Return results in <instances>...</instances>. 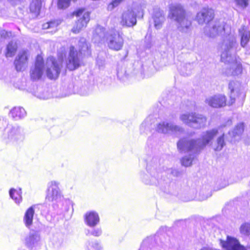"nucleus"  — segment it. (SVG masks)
<instances>
[{
  "label": "nucleus",
  "instance_id": "f8f14e48",
  "mask_svg": "<svg viewBox=\"0 0 250 250\" xmlns=\"http://www.w3.org/2000/svg\"><path fill=\"white\" fill-rule=\"evenodd\" d=\"M136 15L135 9L124 11L120 18V25L125 27H133L137 23Z\"/></svg>",
  "mask_w": 250,
  "mask_h": 250
},
{
  "label": "nucleus",
  "instance_id": "e433bc0d",
  "mask_svg": "<svg viewBox=\"0 0 250 250\" xmlns=\"http://www.w3.org/2000/svg\"><path fill=\"white\" fill-rule=\"evenodd\" d=\"M236 5L239 8L244 9L246 8L249 4V0H234Z\"/></svg>",
  "mask_w": 250,
  "mask_h": 250
},
{
  "label": "nucleus",
  "instance_id": "49530a36",
  "mask_svg": "<svg viewBox=\"0 0 250 250\" xmlns=\"http://www.w3.org/2000/svg\"><path fill=\"white\" fill-rule=\"evenodd\" d=\"M40 98L45 99L46 97L45 96H42L40 97Z\"/></svg>",
  "mask_w": 250,
  "mask_h": 250
},
{
  "label": "nucleus",
  "instance_id": "5701e85b",
  "mask_svg": "<svg viewBox=\"0 0 250 250\" xmlns=\"http://www.w3.org/2000/svg\"><path fill=\"white\" fill-rule=\"evenodd\" d=\"M40 241V236L36 232L30 233L25 239L26 245L30 248L38 246Z\"/></svg>",
  "mask_w": 250,
  "mask_h": 250
},
{
  "label": "nucleus",
  "instance_id": "b1692460",
  "mask_svg": "<svg viewBox=\"0 0 250 250\" xmlns=\"http://www.w3.org/2000/svg\"><path fill=\"white\" fill-rule=\"evenodd\" d=\"M35 213V206H33L29 208L25 211L23 221L25 226L30 228L33 224V216Z\"/></svg>",
  "mask_w": 250,
  "mask_h": 250
},
{
  "label": "nucleus",
  "instance_id": "1a4fd4ad",
  "mask_svg": "<svg viewBox=\"0 0 250 250\" xmlns=\"http://www.w3.org/2000/svg\"><path fill=\"white\" fill-rule=\"evenodd\" d=\"M156 130L165 134L178 136L183 132L184 129L172 122L162 121L157 125Z\"/></svg>",
  "mask_w": 250,
  "mask_h": 250
},
{
  "label": "nucleus",
  "instance_id": "9b49d317",
  "mask_svg": "<svg viewBox=\"0 0 250 250\" xmlns=\"http://www.w3.org/2000/svg\"><path fill=\"white\" fill-rule=\"evenodd\" d=\"M79 19L73 27L72 31L74 33H78L83 27L86 26L89 21V13L85 12L83 9H79L74 12Z\"/></svg>",
  "mask_w": 250,
  "mask_h": 250
},
{
  "label": "nucleus",
  "instance_id": "bb28decb",
  "mask_svg": "<svg viewBox=\"0 0 250 250\" xmlns=\"http://www.w3.org/2000/svg\"><path fill=\"white\" fill-rule=\"evenodd\" d=\"M10 114L13 118L18 120L24 117L26 115V111L21 107H15L10 111Z\"/></svg>",
  "mask_w": 250,
  "mask_h": 250
},
{
  "label": "nucleus",
  "instance_id": "cd10ccee",
  "mask_svg": "<svg viewBox=\"0 0 250 250\" xmlns=\"http://www.w3.org/2000/svg\"><path fill=\"white\" fill-rule=\"evenodd\" d=\"M9 195L10 197L17 204H20L22 201L21 190V188L16 189L11 188L9 190Z\"/></svg>",
  "mask_w": 250,
  "mask_h": 250
},
{
  "label": "nucleus",
  "instance_id": "79ce46f5",
  "mask_svg": "<svg viewBox=\"0 0 250 250\" xmlns=\"http://www.w3.org/2000/svg\"><path fill=\"white\" fill-rule=\"evenodd\" d=\"M235 84V83L234 82H231L229 83V89H230V90L231 91V94L230 96V98L231 99L230 104H232L235 101V99H234V98L233 97V96H232L233 92H234V86Z\"/></svg>",
  "mask_w": 250,
  "mask_h": 250
},
{
  "label": "nucleus",
  "instance_id": "20e7f679",
  "mask_svg": "<svg viewBox=\"0 0 250 250\" xmlns=\"http://www.w3.org/2000/svg\"><path fill=\"white\" fill-rule=\"evenodd\" d=\"M168 17L176 22L178 29L182 33H188L191 30V20L186 14L182 6L179 4L171 5Z\"/></svg>",
  "mask_w": 250,
  "mask_h": 250
},
{
  "label": "nucleus",
  "instance_id": "c9c22d12",
  "mask_svg": "<svg viewBox=\"0 0 250 250\" xmlns=\"http://www.w3.org/2000/svg\"><path fill=\"white\" fill-rule=\"evenodd\" d=\"M104 29L101 26H97L95 29V38L99 37L100 38H102L105 37Z\"/></svg>",
  "mask_w": 250,
  "mask_h": 250
},
{
  "label": "nucleus",
  "instance_id": "2f4dec72",
  "mask_svg": "<svg viewBox=\"0 0 250 250\" xmlns=\"http://www.w3.org/2000/svg\"><path fill=\"white\" fill-rule=\"evenodd\" d=\"M87 250H100L101 246L96 241H88L86 243Z\"/></svg>",
  "mask_w": 250,
  "mask_h": 250
},
{
  "label": "nucleus",
  "instance_id": "412c9836",
  "mask_svg": "<svg viewBox=\"0 0 250 250\" xmlns=\"http://www.w3.org/2000/svg\"><path fill=\"white\" fill-rule=\"evenodd\" d=\"M220 132L218 135L216 141L212 145V147L215 151H219L222 149L226 144L224 140L225 131L223 130V127L220 126Z\"/></svg>",
  "mask_w": 250,
  "mask_h": 250
},
{
  "label": "nucleus",
  "instance_id": "a19ab883",
  "mask_svg": "<svg viewBox=\"0 0 250 250\" xmlns=\"http://www.w3.org/2000/svg\"><path fill=\"white\" fill-rule=\"evenodd\" d=\"M123 0H113L110 3L107 7L109 10H113L115 7H117Z\"/></svg>",
  "mask_w": 250,
  "mask_h": 250
},
{
  "label": "nucleus",
  "instance_id": "a878e982",
  "mask_svg": "<svg viewBox=\"0 0 250 250\" xmlns=\"http://www.w3.org/2000/svg\"><path fill=\"white\" fill-rule=\"evenodd\" d=\"M42 5V2L41 0H32L29 6L30 12L37 16L40 14Z\"/></svg>",
  "mask_w": 250,
  "mask_h": 250
},
{
  "label": "nucleus",
  "instance_id": "f03ea898",
  "mask_svg": "<svg viewBox=\"0 0 250 250\" xmlns=\"http://www.w3.org/2000/svg\"><path fill=\"white\" fill-rule=\"evenodd\" d=\"M238 47V44L236 42V37L231 34L225 38L221 46L222 52L221 60L226 63L231 64L230 70H232V75H239L242 71L241 65L236 61L235 56Z\"/></svg>",
  "mask_w": 250,
  "mask_h": 250
},
{
  "label": "nucleus",
  "instance_id": "0eeeda50",
  "mask_svg": "<svg viewBox=\"0 0 250 250\" xmlns=\"http://www.w3.org/2000/svg\"><path fill=\"white\" fill-rule=\"evenodd\" d=\"M62 56H59L58 60L53 57L47 59L45 63L46 73L50 79H56L59 76L62 67Z\"/></svg>",
  "mask_w": 250,
  "mask_h": 250
},
{
  "label": "nucleus",
  "instance_id": "423d86ee",
  "mask_svg": "<svg viewBox=\"0 0 250 250\" xmlns=\"http://www.w3.org/2000/svg\"><path fill=\"white\" fill-rule=\"evenodd\" d=\"M179 119L183 123L196 129L204 127L207 123V118L205 116L192 112L181 113Z\"/></svg>",
  "mask_w": 250,
  "mask_h": 250
},
{
  "label": "nucleus",
  "instance_id": "7c9ffc66",
  "mask_svg": "<svg viewBox=\"0 0 250 250\" xmlns=\"http://www.w3.org/2000/svg\"><path fill=\"white\" fill-rule=\"evenodd\" d=\"M143 181L147 185H156L158 182V178L155 176V172L151 171L150 175L144 176Z\"/></svg>",
  "mask_w": 250,
  "mask_h": 250
},
{
  "label": "nucleus",
  "instance_id": "ea45409f",
  "mask_svg": "<svg viewBox=\"0 0 250 250\" xmlns=\"http://www.w3.org/2000/svg\"><path fill=\"white\" fill-rule=\"evenodd\" d=\"M101 234L102 230L101 229L99 228L94 229L91 231L88 230L87 231V232L86 233L87 235H92L97 237L100 236Z\"/></svg>",
  "mask_w": 250,
  "mask_h": 250
},
{
  "label": "nucleus",
  "instance_id": "f257e3e1",
  "mask_svg": "<svg viewBox=\"0 0 250 250\" xmlns=\"http://www.w3.org/2000/svg\"><path fill=\"white\" fill-rule=\"evenodd\" d=\"M219 128L220 126L203 132L200 138L197 140L181 139L177 143V147L181 152L197 153L206 146L212 144V140L219 133Z\"/></svg>",
  "mask_w": 250,
  "mask_h": 250
},
{
  "label": "nucleus",
  "instance_id": "6e6552de",
  "mask_svg": "<svg viewBox=\"0 0 250 250\" xmlns=\"http://www.w3.org/2000/svg\"><path fill=\"white\" fill-rule=\"evenodd\" d=\"M106 43L108 47L112 50H121L124 44L123 34L117 31L109 32L106 36Z\"/></svg>",
  "mask_w": 250,
  "mask_h": 250
},
{
  "label": "nucleus",
  "instance_id": "7ed1b4c3",
  "mask_svg": "<svg viewBox=\"0 0 250 250\" xmlns=\"http://www.w3.org/2000/svg\"><path fill=\"white\" fill-rule=\"evenodd\" d=\"M78 47L79 53L73 46L69 48V53L66 60L67 68L70 70H74L77 69L81 65V55H88L90 53L89 46L86 40L82 38L79 41Z\"/></svg>",
  "mask_w": 250,
  "mask_h": 250
},
{
  "label": "nucleus",
  "instance_id": "a211bd4d",
  "mask_svg": "<svg viewBox=\"0 0 250 250\" xmlns=\"http://www.w3.org/2000/svg\"><path fill=\"white\" fill-rule=\"evenodd\" d=\"M213 18V11L211 9L204 8L197 14L196 20L200 24L208 23Z\"/></svg>",
  "mask_w": 250,
  "mask_h": 250
},
{
  "label": "nucleus",
  "instance_id": "a18cd8bd",
  "mask_svg": "<svg viewBox=\"0 0 250 250\" xmlns=\"http://www.w3.org/2000/svg\"><path fill=\"white\" fill-rule=\"evenodd\" d=\"M211 196V194L210 193H208V195H207L206 196H205V197H203L201 198V200H206L207 199L208 197H210Z\"/></svg>",
  "mask_w": 250,
  "mask_h": 250
},
{
  "label": "nucleus",
  "instance_id": "58836bf2",
  "mask_svg": "<svg viewBox=\"0 0 250 250\" xmlns=\"http://www.w3.org/2000/svg\"><path fill=\"white\" fill-rule=\"evenodd\" d=\"M11 125L8 124V121L6 119L0 118V130H3L4 132L6 127Z\"/></svg>",
  "mask_w": 250,
  "mask_h": 250
},
{
  "label": "nucleus",
  "instance_id": "39448f33",
  "mask_svg": "<svg viewBox=\"0 0 250 250\" xmlns=\"http://www.w3.org/2000/svg\"><path fill=\"white\" fill-rule=\"evenodd\" d=\"M1 138L5 144L15 145L22 142L24 139V135L21 127L18 125H11L6 127Z\"/></svg>",
  "mask_w": 250,
  "mask_h": 250
},
{
  "label": "nucleus",
  "instance_id": "ddd939ff",
  "mask_svg": "<svg viewBox=\"0 0 250 250\" xmlns=\"http://www.w3.org/2000/svg\"><path fill=\"white\" fill-rule=\"evenodd\" d=\"M44 72V64L43 58L38 55L37 57L35 65L31 68L30 74L31 78L33 80L40 79Z\"/></svg>",
  "mask_w": 250,
  "mask_h": 250
},
{
  "label": "nucleus",
  "instance_id": "2eb2a0df",
  "mask_svg": "<svg viewBox=\"0 0 250 250\" xmlns=\"http://www.w3.org/2000/svg\"><path fill=\"white\" fill-rule=\"evenodd\" d=\"M225 30L223 24L219 21H212L208 22V25L205 27V33L209 37H214Z\"/></svg>",
  "mask_w": 250,
  "mask_h": 250
},
{
  "label": "nucleus",
  "instance_id": "4be33fe9",
  "mask_svg": "<svg viewBox=\"0 0 250 250\" xmlns=\"http://www.w3.org/2000/svg\"><path fill=\"white\" fill-rule=\"evenodd\" d=\"M239 35L241 38V46L242 47H245L250 40V30L246 26H242L239 29Z\"/></svg>",
  "mask_w": 250,
  "mask_h": 250
},
{
  "label": "nucleus",
  "instance_id": "9d476101",
  "mask_svg": "<svg viewBox=\"0 0 250 250\" xmlns=\"http://www.w3.org/2000/svg\"><path fill=\"white\" fill-rule=\"evenodd\" d=\"M60 182L52 181L48 183L46 199L48 201H58L62 197L60 189Z\"/></svg>",
  "mask_w": 250,
  "mask_h": 250
},
{
  "label": "nucleus",
  "instance_id": "dca6fc26",
  "mask_svg": "<svg viewBox=\"0 0 250 250\" xmlns=\"http://www.w3.org/2000/svg\"><path fill=\"white\" fill-rule=\"evenodd\" d=\"M28 59V53L27 51L22 50L19 52L14 62L17 71H21L25 68L27 66Z\"/></svg>",
  "mask_w": 250,
  "mask_h": 250
},
{
  "label": "nucleus",
  "instance_id": "393cba45",
  "mask_svg": "<svg viewBox=\"0 0 250 250\" xmlns=\"http://www.w3.org/2000/svg\"><path fill=\"white\" fill-rule=\"evenodd\" d=\"M154 26L157 29H159L162 27L165 18L164 13L163 11L156 10L153 16Z\"/></svg>",
  "mask_w": 250,
  "mask_h": 250
},
{
  "label": "nucleus",
  "instance_id": "c85d7f7f",
  "mask_svg": "<svg viewBox=\"0 0 250 250\" xmlns=\"http://www.w3.org/2000/svg\"><path fill=\"white\" fill-rule=\"evenodd\" d=\"M17 45L16 42L11 41L7 44L5 53L6 58L13 57L17 51Z\"/></svg>",
  "mask_w": 250,
  "mask_h": 250
},
{
  "label": "nucleus",
  "instance_id": "72a5a7b5",
  "mask_svg": "<svg viewBox=\"0 0 250 250\" xmlns=\"http://www.w3.org/2000/svg\"><path fill=\"white\" fill-rule=\"evenodd\" d=\"M192 69V66L191 64H184L181 68V72L183 75L188 76L190 74Z\"/></svg>",
  "mask_w": 250,
  "mask_h": 250
},
{
  "label": "nucleus",
  "instance_id": "37998d69",
  "mask_svg": "<svg viewBox=\"0 0 250 250\" xmlns=\"http://www.w3.org/2000/svg\"><path fill=\"white\" fill-rule=\"evenodd\" d=\"M0 35L2 38L6 39L12 36V33L10 32H8L4 30H2L0 31Z\"/></svg>",
  "mask_w": 250,
  "mask_h": 250
},
{
  "label": "nucleus",
  "instance_id": "f704fd0d",
  "mask_svg": "<svg viewBox=\"0 0 250 250\" xmlns=\"http://www.w3.org/2000/svg\"><path fill=\"white\" fill-rule=\"evenodd\" d=\"M58 25V23L56 22L50 21L43 24L42 27L44 29L52 28L53 31L55 32L57 30Z\"/></svg>",
  "mask_w": 250,
  "mask_h": 250
},
{
  "label": "nucleus",
  "instance_id": "4468645a",
  "mask_svg": "<svg viewBox=\"0 0 250 250\" xmlns=\"http://www.w3.org/2000/svg\"><path fill=\"white\" fill-rule=\"evenodd\" d=\"M220 245L225 250H250L241 245L235 238L227 236L226 241L220 240Z\"/></svg>",
  "mask_w": 250,
  "mask_h": 250
},
{
  "label": "nucleus",
  "instance_id": "4c0bfd02",
  "mask_svg": "<svg viewBox=\"0 0 250 250\" xmlns=\"http://www.w3.org/2000/svg\"><path fill=\"white\" fill-rule=\"evenodd\" d=\"M193 159V157L189 156H185L181 160V163L182 165L185 167H188L191 165L192 160Z\"/></svg>",
  "mask_w": 250,
  "mask_h": 250
},
{
  "label": "nucleus",
  "instance_id": "473e14b6",
  "mask_svg": "<svg viewBox=\"0 0 250 250\" xmlns=\"http://www.w3.org/2000/svg\"><path fill=\"white\" fill-rule=\"evenodd\" d=\"M240 231L242 234L250 235V223H245L243 224L240 228Z\"/></svg>",
  "mask_w": 250,
  "mask_h": 250
},
{
  "label": "nucleus",
  "instance_id": "f3484780",
  "mask_svg": "<svg viewBox=\"0 0 250 250\" xmlns=\"http://www.w3.org/2000/svg\"><path fill=\"white\" fill-rule=\"evenodd\" d=\"M206 103L212 107H221L226 105V99L225 96L219 94L207 98Z\"/></svg>",
  "mask_w": 250,
  "mask_h": 250
},
{
  "label": "nucleus",
  "instance_id": "c03bdc74",
  "mask_svg": "<svg viewBox=\"0 0 250 250\" xmlns=\"http://www.w3.org/2000/svg\"><path fill=\"white\" fill-rule=\"evenodd\" d=\"M5 74V72L2 69L0 68V79H1L4 77Z\"/></svg>",
  "mask_w": 250,
  "mask_h": 250
},
{
  "label": "nucleus",
  "instance_id": "c756f323",
  "mask_svg": "<svg viewBox=\"0 0 250 250\" xmlns=\"http://www.w3.org/2000/svg\"><path fill=\"white\" fill-rule=\"evenodd\" d=\"M244 131V125L243 123L238 124L230 132L229 135L235 139L237 137H239Z\"/></svg>",
  "mask_w": 250,
  "mask_h": 250
},
{
  "label": "nucleus",
  "instance_id": "6ab92c4d",
  "mask_svg": "<svg viewBox=\"0 0 250 250\" xmlns=\"http://www.w3.org/2000/svg\"><path fill=\"white\" fill-rule=\"evenodd\" d=\"M213 18V11L211 9L204 8L197 14L196 20L200 24L208 23Z\"/></svg>",
  "mask_w": 250,
  "mask_h": 250
},
{
  "label": "nucleus",
  "instance_id": "aec40b11",
  "mask_svg": "<svg viewBox=\"0 0 250 250\" xmlns=\"http://www.w3.org/2000/svg\"><path fill=\"white\" fill-rule=\"evenodd\" d=\"M85 223L90 227H94L100 222V217L98 213L95 211L87 212L84 216Z\"/></svg>",
  "mask_w": 250,
  "mask_h": 250
}]
</instances>
